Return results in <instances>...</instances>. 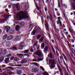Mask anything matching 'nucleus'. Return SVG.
Returning <instances> with one entry per match:
<instances>
[{"mask_svg":"<svg viewBox=\"0 0 75 75\" xmlns=\"http://www.w3.org/2000/svg\"><path fill=\"white\" fill-rule=\"evenodd\" d=\"M11 67H22V65L21 64H16L15 65H11Z\"/></svg>","mask_w":75,"mask_h":75,"instance_id":"18","label":"nucleus"},{"mask_svg":"<svg viewBox=\"0 0 75 75\" xmlns=\"http://www.w3.org/2000/svg\"><path fill=\"white\" fill-rule=\"evenodd\" d=\"M38 61H42V59H41V58H38Z\"/></svg>","mask_w":75,"mask_h":75,"instance_id":"63","label":"nucleus"},{"mask_svg":"<svg viewBox=\"0 0 75 75\" xmlns=\"http://www.w3.org/2000/svg\"><path fill=\"white\" fill-rule=\"evenodd\" d=\"M20 14L21 16L23 17L24 18H28L30 17L28 15V13L26 11H21L20 12Z\"/></svg>","mask_w":75,"mask_h":75,"instance_id":"2","label":"nucleus"},{"mask_svg":"<svg viewBox=\"0 0 75 75\" xmlns=\"http://www.w3.org/2000/svg\"><path fill=\"white\" fill-rule=\"evenodd\" d=\"M13 6H14V7H16V9L18 10L19 8H20V6H19V4L18 3L17 4H13Z\"/></svg>","mask_w":75,"mask_h":75,"instance_id":"10","label":"nucleus"},{"mask_svg":"<svg viewBox=\"0 0 75 75\" xmlns=\"http://www.w3.org/2000/svg\"><path fill=\"white\" fill-rule=\"evenodd\" d=\"M20 29V26L18 25H16V31H18Z\"/></svg>","mask_w":75,"mask_h":75,"instance_id":"26","label":"nucleus"},{"mask_svg":"<svg viewBox=\"0 0 75 75\" xmlns=\"http://www.w3.org/2000/svg\"><path fill=\"white\" fill-rule=\"evenodd\" d=\"M17 56H20V57L21 56H23V54H17Z\"/></svg>","mask_w":75,"mask_h":75,"instance_id":"43","label":"nucleus"},{"mask_svg":"<svg viewBox=\"0 0 75 75\" xmlns=\"http://www.w3.org/2000/svg\"><path fill=\"white\" fill-rule=\"evenodd\" d=\"M21 40V36H17L16 37V39H14L13 40L14 41H20Z\"/></svg>","mask_w":75,"mask_h":75,"instance_id":"8","label":"nucleus"},{"mask_svg":"<svg viewBox=\"0 0 75 75\" xmlns=\"http://www.w3.org/2000/svg\"><path fill=\"white\" fill-rule=\"evenodd\" d=\"M16 19H18V20L20 19V16L19 14H17L16 15Z\"/></svg>","mask_w":75,"mask_h":75,"instance_id":"25","label":"nucleus"},{"mask_svg":"<svg viewBox=\"0 0 75 75\" xmlns=\"http://www.w3.org/2000/svg\"><path fill=\"white\" fill-rule=\"evenodd\" d=\"M30 50L31 52H34V50H33V49L32 48L30 49Z\"/></svg>","mask_w":75,"mask_h":75,"instance_id":"60","label":"nucleus"},{"mask_svg":"<svg viewBox=\"0 0 75 75\" xmlns=\"http://www.w3.org/2000/svg\"><path fill=\"white\" fill-rule=\"evenodd\" d=\"M22 71L21 70H18L16 71V73L18 75H20L21 74Z\"/></svg>","mask_w":75,"mask_h":75,"instance_id":"14","label":"nucleus"},{"mask_svg":"<svg viewBox=\"0 0 75 75\" xmlns=\"http://www.w3.org/2000/svg\"><path fill=\"white\" fill-rule=\"evenodd\" d=\"M62 55L63 56L64 58L65 61H67V57H66V56H65V54H62Z\"/></svg>","mask_w":75,"mask_h":75,"instance_id":"29","label":"nucleus"},{"mask_svg":"<svg viewBox=\"0 0 75 75\" xmlns=\"http://www.w3.org/2000/svg\"><path fill=\"white\" fill-rule=\"evenodd\" d=\"M33 24H31L29 26V28H31V27H32V25H33Z\"/></svg>","mask_w":75,"mask_h":75,"instance_id":"50","label":"nucleus"},{"mask_svg":"<svg viewBox=\"0 0 75 75\" xmlns=\"http://www.w3.org/2000/svg\"><path fill=\"white\" fill-rule=\"evenodd\" d=\"M59 74V71H57L56 72L54 73V74Z\"/></svg>","mask_w":75,"mask_h":75,"instance_id":"58","label":"nucleus"},{"mask_svg":"<svg viewBox=\"0 0 75 75\" xmlns=\"http://www.w3.org/2000/svg\"><path fill=\"white\" fill-rule=\"evenodd\" d=\"M71 52H72V53L74 54H75V50H74V49H73V48H71Z\"/></svg>","mask_w":75,"mask_h":75,"instance_id":"32","label":"nucleus"},{"mask_svg":"<svg viewBox=\"0 0 75 75\" xmlns=\"http://www.w3.org/2000/svg\"><path fill=\"white\" fill-rule=\"evenodd\" d=\"M48 50V46H46L45 47V49H44V51L45 52H47Z\"/></svg>","mask_w":75,"mask_h":75,"instance_id":"21","label":"nucleus"},{"mask_svg":"<svg viewBox=\"0 0 75 75\" xmlns=\"http://www.w3.org/2000/svg\"><path fill=\"white\" fill-rule=\"evenodd\" d=\"M48 57H49L51 59H52V58H53V55H52V54L50 53H49V55H48Z\"/></svg>","mask_w":75,"mask_h":75,"instance_id":"15","label":"nucleus"},{"mask_svg":"<svg viewBox=\"0 0 75 75\" xmlns=\"http://www.w3.org/2000/svg\"><path fill=\"white\" fill-rule=\"evenodd\" d=\"M14 60L16 61H18V60H19V58H18L17 57H15L14 58Z\"/></svg>","mask_w":75,"mask_h":75,"instance_id":"42","label":"nucleus"},{"mask_svg":"<svg viewBox=\"0 0 75 75\" xmlns=\"http://www.w3.org/2000/svg\"><path fill=\"white\" fill-rule=\"evenodd\" d=\"M37 26H35L32 32L31 33V35H34L35 34H38L41 31V28L40 27H38V28Z\"/></svg>","mask_w":75,"mask_h":75,"instance_id":"1","label":"nucleus"},{"mask_svg":"<svg viewBox=\"0 0 75 75\" xmlns=\"http://www.w3.org/2000/svg\"><path fill=\"white\" fill-rule=\"evenodd\" d=\"M51 41L52 42H53V44H54V43H55V41H54V40L52 39L51 40Z\"/></svg>","mask_w":75,"mask_h":75,"instance_id":"59","label":"nucleus"},{"mask_svg":"<svg viewBox=\"0 0 75 75\" xmlns=\"http://www.w3.org/2000/svg\"><path fill=\"white\" fill-rule=\"evenodd\" d=\"M34 53L35 54V55H38L39 57L40 58L41 57L42 55L43 57H44V55H43V54L40 51V50H39L38 51L36 52H34Z\"/></svg>","mask_w":75,"mask_h":75,"instance_id":"3","label":"nucleus"},{"mask_svg":"<svg viewBox=\"0 0 75 75\" xmlns=\"http://www.w3.org/2000/svg\"><path fill=\"white\" fill-rule=\"evenodd\" d=\"M13 35H10L7 37V40L8 41H10V40H12V39L13 38Z\"/></svg>","mask_w":75,"mask_h":75,"instance_id":"9","label":"nucleus"},{"mask_svg":"<svg viewBox=\"0 0 75 75\" xmlns=\"http://www.w3.org/2000/svg\"><path fill=\"white\" fill-rule=\"evenodd\" d=\"M49 15H47V21H49V19L52 22V14H49Z\"/></svg>","mask_w":75,"mask_h":75,"instance_id":"4","label":"nucleus"},{"mask_svg":"<svg viewBox=\"0 0 75 75\" xmlns=\"http://www.w3.org/2000/svg\"><path fill=\"white\" fill-rule=\"evenodd\" d=\"M8 68L11 69V70H14V69L13 68V67H5L4 68L5 70H6V69H7Z\"/></svg>","mask_w":75,"mask_h":75,"instance_id":"12","label":"nucleus"},{"mask_svg":"<svg viewBox=\"0 0 75 75\" xmlns=\"http://www.w3.org/2000/svg\"><path fill=\"white\" fill-rule=\"evenodd\" d=\"M44 37H42L40 39V41H41L42 42H43V41H44Z\"/></svg>","mask_w":75,"mask_h":75,"instance_id":"34","label":"nucleus"},{"mask_svg":"<svg viewBox=\"0 0 75 75\" xmlns=\"http://www.w3.org/2000/svg\"><path fill=\"white\" fill-rule=\"evenodd\" d=\"M45 46V44H44V43H42L41 45V47L42 48H44V47Z\"/></svg>","mask_w":75,"mask_h":75,"instance_id":"37","label":"nucleus"},{"mask_svg":"<svg viewBox=\"0 0 75 75\" xmlns=\"http://www.w3.org/2000/svg\"><path fill=\"white\" fill-rule=\"evenodd\" d=\"M13 59H14V57L13 56L11 57L10 58V59L11 61H12V60H13Z\"/></svg>","mask_w":75,"mask_h":75,"instance_id":"44","label":"nucleus"},{"mask_svg":"<svg viewBox=\"0 0 75 75\" xmlns=\"http://www.w3.org/2000/svg\"><path fill=\"white\" fill-rule=\"evenodd\" d=\"M56 16L55 15H53V18H54V19H56Z\"/></svg>","mask_w":75,"mask_h":75,"instance_id":"62","label":"nucleus"},{"mask_svg":"<svg viewBox=\"0 0 75 75\" xmlns=\"http://www.w3.org/2000/svg\"><path fill=\"white\" fill-rule=\"evenodd\" d=\"M15 31V30L14 29H12L9 31V34H13Z\"/></svg>","mask_w":75,"mask_h":75,"instance_id":"16","label":"nucleus"},{"mask_svg":"<svg viewBox=\"0 0 75 75\" xmlns=\"http://www.w3.org/2000/svg\"><path fill=\"white\" fill-rule=\"evenodd\" d=\"M23 48H24V47H23V46H21L20 45L18 47V49L19 50H22L23 49Z\"/></svg>","mask_w":75,"mask_h":75,"instance_id":"28","label":"nucleus"},{"mask_svg":"<svg viewBox=\"0 0 75 75\" xmlns=\"http://www.w3.org/2000/svg\"><path fill=\"white\" fill-rule=\"evenodd\" d=\"M45 26L46 28V30L47 31H49V26L48 24L47 23H46L45 24Z\"/></svg>","mask_w":75,"mask_h":75,"instance_id":"13","label":"nucleus"},{"mask_svg":"<svg viewBox=\"0 0 75 75\" xmlns=\"http://www.w3.org/2000/svg\"><path fill=\"white\" fill-rule=\"evenodd\" d=\"M6 44H8V46H11V42L10 41H7L6 42Z\"/></svg>","mask_w":75,"mask_h":75,"instance_id":"31","label":"nucleus"},{"mask_svg":"<svg viewBox=\"0 0 75 75\" xmlns=\"http://www.w3.org/2000/svg\"><path fill=\"white\" fill-rule=\"evenodd\" d=\"M49 62L51 64V65H55V61L54 59L52 60L50 59L49 60Z\"/></svg>","mask_w":75,"mask_h":75,"instance_id":"7","label":"nucleus"},{"mask_svg":"<svg viewBox=\"0 0 75 75\" xmlns=\"http://www.w3.org/2000/svg\"><path fill=\"white\" fill-rule=\"evenodd\" d=\"M41 35H38L37 36V38H38V40H39V39H40V38H41Z\"/></svg>","mask_w":75,"mask_h":75,"instance_id":"39","label":"nucleus"},{"mask_svg":"<svg viewBox=\"0 0 75 75\" xmlns=\"http://www.w3.org/2000/svg\"><path fill=\"white\" fill-rule=\"evenodd\" d=\"M59 21H61V20L57 21V24L58 25H59Z\"/></svg>","mask_w":75,"mask_h":75,"instance_id":"51","label":"nucleus"},{"mask_svg":"<svg viewBox=\"0 0 75 75\" xmlns=\"http://www.w3.org/2000/svg\"><path fill=\"white\" fill-rule=\"evenodd\" d=\"M6 67V66L5 65H2L1 66H0V68H3Z\"/></svg>","mask_w":75,"mask_h":75,"instance_id":"36","label":"nucleus"},{"mask_svg":"<svg viewBox=\"0 0 75 75\" xmlns=\"http://www.w3.org/2000/svg\"><path fill=\"white\" fill-rule=\"evenodd\" d=\"M59 24L60 26H62V22H61V21H59Z\"/></svg>","mask_w":75,"mask_h":75,"instance_id":"54","label":"nucleus"},{"mask_svg":"<svg viewBox=\"0 0 75 75\" xmlns=\"http://www.w3.org/2000/svg\"><path fill=\"white\" fill-rule=\"evenodd\" d=\"M25 56H27V57H30V55L28 54H25L23 55V56L24 57H25Z\"/></svg>","mask_w":75,"mask_h":75,"instance_id":"41","label":"nucleus"},{"mask_svg":"<svg viewBox=\"0 0 75 75\" xmlns=\"http://www.w3.org/2000/svg\"><path fill=\"white\" fill-rule=\"evenodd\" d=\"M58 21H59V20H60L61 17H58Z\"/></svg>","mask_w":75,"mask_h":75,"instance_id":"64","label":"nucleus"},{"mask_svg":"<svg viewBox=\"0 0 75 75\" xmlns=\"http://www.w3.org/2000/svg\"><path fill=\"white\" fill-rule=\"evenodd\" d=\"M11 28V27H10L9 26H6L5 27V29H4V31H6V33H8L9 31V30H10Z\"/></svg>","mask_w":75,"mask_h":75,"instance_id":"6","label":"nucleus"},{"mask_svg":"<svg viewBox=\"0 0 75 75\" xmlns=\"http://www.w3.org/2000/svg\"><path fill=\"white\" fill-rule=\"evenodd\" d=\"M38 71V69L37 68H33L32 70V72L35 73L37 72Z\"/></svg>","mask_w":75,"mask_h":75,"instance_id":"11","label":"nucleus"},{"mask_svg":"<svg viewBox=\"0 0 75 75\" xmlns=\"http://www.w3.org/2000/svg\"><path fill=\"white\" fill-rule=\"evenodd\" d=\"M45 12H47V10H48V8H47V7H46L45 8Z\"/></svg>","mask_w":75,"mask_h":75,"instance_id":"48","label":"nucleus"},{"mask_svg":"<svg viewBox=\"0 0 75 75\" xmlns=\"http://www.w3.org/2000/svg\"><path fill=\"white\" fill-rule=\"evenodd\" d=\"M5 20V19H0V23L2 24V23H4Z\"/></svg>","mask_w":75,"mask_h":75,"instance_id":"24","label":"nucleus"},{"mask_svg":"<svg viewBox=\"0 0 75 75\" xmlns=\"http://www.w3.org/2000/svg\"><path fill=\"white\" fill-rule=\"evenodd\" d=\"M58 7L60 9H61V3H60V1H58Z\"/></svg>","mask_w":75,"mask_h":75,"instance_id":"27","label":"nucleus"},{"mask_svg":"<svg viewBox=\"0 0 75 75\" xmlns=\"http://www.w3.org/2000/svg\"><path fill=\"white\" fill-rule=\"evenodd\" d=\"M58 62L59 63V64L60 65H61V62H60V60H59V58H58Z\"/></svg>","mask_w":75,"mask_h":75,"instance_id":"52","label":"nucleus"},{"mask_svg":"<svg viewBox=\"0 0 75 75\" xmlns=\"http://www.w3.org/2000/svg\"><path fill=\"white\" fill-rule=\"evenodd\" d=\"M13 6L12 4H10L8 6V7H9V8H11V6Z\"/></svg>","mask_w":75,"mask_h":75,"instance_id":"55","label":"nucleus"},{"mask_svg":"<svg viewBox=\"0 0 75 75\" xmlns=\"http://www.w3.org/2000/svg\"><path fill=\"white\" fill-rule=\"evenodd\" d=\"M6 53H7V50L5 49L2 52V54L3 55H6Z\"/></svg>","mask_w":75,"mask_h":75,"instance_id":"19","label":"nucleus"},{"mask_svg":"<svg viewBox=\"0 0 75 75\" xmlns=\"http://www.w3.org/2000/svg\"><path fill=\"white\" fill-rule=\"evenodd\" d=\"M9 59H10V57L6 58L4 60L5 62H6V63H8V61H9Z\"/></svg>","mask_w":75,"mask_h":75,"instance_id":"22","label":"nucleus"},{"mask_svg":"<svg viewBox=\"0 0 75 75\" xmlns=\"http://www.w3.org/2000/svg\"><path fill=\"white\" fill-rule=\"evenodd\" d=\"M55 68V66L53 65V64H51V66L50 67V68L51 69H53V68Z\"/></svg>","mask_w":75,"mask_h":75,"instance_id":"35","label":"nucleus"},{"mask_svg":"<svg viewBox=\"0 0 75 75\" xmlns=\"http://www.w3.org/2000/svg\"><path fill=\"white\" fill-rule=\"evenodd\" d=\"M13 74V72H8V75H11L12 74Z\"/></svg>","mask_w":75,"mask_h":75,"instance_id":"45","label":"nucleus"},{"mask_svg":"<svg viewBox=\"0 0 75 75\" xmlns=\"http://www.w3.org/2000/svg\"><path fill=\"white\" fill-rule=\"evenodd\" d=\"M33 62H34V61H35L36 62H38V61L36 59H33Z\"/></svg>","mask_w":75,"mask_h":75,"instance_id":"56","label":"nucleus"},{"mask_svg":"<svg viewBox=\"0 0 75 75\" xmlns=\"http://www.w3.org/2000/svg\"><path fill=\"white\" fill-rule=\"evenodd\" d=\"M28 52H29V50H26L22 51V53H25V54H27V53H28Z\"/></svg>","mask_w":75,"mask_h":75,"instance_id":"17","label":"nucleus"},{"mask_svg":"<svg viewBox=\"0 0 75 75\" xmlns=\"http://www.w3.org/2000/svg\"><path fill=\"white\" fill-rule=\"evenodd\" d=\"M5 17H6V18H7L9 17V15L6 14L5 15Z\"/></svg>","mask_w":75,"mask_h":75,"instance_id":"57","label":"nucleus"},{"mask_svg":"<svg viewBox=\"0 0 75 75\" xmlns=\"http://www.w3.org/2000/svg\"><path fill=\"white\" fill-rule=\"evenodd\" d=\"M27 61V59H24L22 60L21 62V64H24V63L26 62Z\"/></svg>","mask_w":75,"mask_h":75,"instance_id":"20","label":"nucleus"},{"mask_svg":"<svg viewBox=\"0 0 75 75\" xmlns=\"http://www.w3.org/2000/svg\"><path fill=\"white\" fill-rule=\"evenodd\" d=\"M20 45L21 46H22L23 47H24V46H25V43L24 42H21L20 44Z\"/></svg>","mask_w":75,"mask_h":75,"instance_id":"23","label":"nucleus"},{"mask_svg":"<svg viewBox=\"0 0 75 75\" xmlns=\"http://www.w3.org/2000/svg\"><path fill=\"white\" fill-rule=\"evenodd\" d=\"M4 58L3 57H1L0 58V62H3L4 61Z\"/></svg>","mask_w":75,"mask_h":75,"instance_id":"30","label":"nucleus"},{"mask_svg":"<svg viewBox=\"0 0 75 75\" xmlns=\"http://www.w3.org/2000/svg\"><path fill=\"white\" fill-rule=\"evenodd\" d=\"M20 25H21V27H23V25H24V23L23 22H21Z\"/></svg>","mask_w":75,"mask_h":75,"instance_id":"40","label":"nucleus"},{"mask_svg":"<svg viewBox=\"0 0 75 75\" xmlns=\"http://www.w3.org/2000/svg\"><path fill=\"white\" fill-rule=\"evenodd\" d=\"M36 7L38 10H40V8H39L37 5H36Z\"/></svg>","mask_w":75,"mask_h":75,"instance_id":"47","label":"nucleus"},{"mask_svg":"<svg viewBox=\"0 0 75 75\" xmlns=\"http://www.w3.org/2000/svg\"><path fill=\"white\" fill-rule=\"evenodd\" d=\"M44 75H48V73L46 72H45L44 73Z\"/></svg>","mask_w":75,"mask_h":75,"instance_id":"53","label":"nucleus"},{"mask_svg":"<svg viewBox=\"0 0 75 75\" xmlns=\"http://www.w3.org/2000/svg\"><path fill=\"white\" fill-rule=\"evenodd\" d=\"M52 51H53L54 53L55 54H56V52H55V49H53Z\"/></svg>","mask_w":75,"mask_h":75,"instance_id":"61","label":"nucleus"},{"mask_svg":"<svg viewBox=\"0 0 75 75\" xmlns=\"http://www.w3.org/2000/svg\"><path fill=\"white\" fill-rule=\"evenodd\" d=\"M7 35H5L3 37V40H5V39H6V38H7Z\"/></svg>","mask_w":75,"mask_h":75,"instance_id":"33","label":"nucleus"},{"mask_svg":"<svg viewBox=\"0 0 75 75\" xmlns=\"http://www.w3.org/2000/svg\"><path fill=\"white\" fill-rule=\"evenodd\" d=\"M11 49H12V50H17V48L16 46H14L12 47Z\"/></svg>","mask_w":75,"mask_h":75,"instance_id":"38","label":"nucleus"},{"mask_svg":"<svg viewBox=\"0 0 75 75\" xmlns=\"http://www.w3.org/2000/svg\"><path fill=\"white\" fill-rule=\"evenodd\" d=\"M57 67L58 68V69L59 70V72H60V74L61 75H64L63 74V72L62 71V70L61 69V66H59V64H58Z\"/></svg>","mask_w":75,"mask_h":75,"instance_id":"5","label":"nucleus"},{"mask_svg":"<svg viewBox=\"0 0 75 75\" xmlns=\"http://www.w3.org/2000/svg\"><path fill=\"white\" fill-rule=\"evenodd\" d=\"M11 56V54H7V55H6V57H10Z\"/></svg>","mask_w":75,"mask_h":75,"instance_id":"49","label":"nucleus"},{"mask_svg":"<svg viewBox=\"0 0 75 75\" xmlns=\"http://www.w3.org/2000/svg\"><path fill=\"white\" fill-rule=\"evenodd\" d=\"M41 21L42 22V24H43V22L44 21V18L43 17H41Z\"/></svg>","mask_w":75,"mask_h":75,"instance_id":"46","label":"nucleus"}]
</instances>
